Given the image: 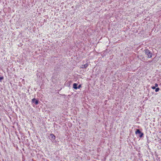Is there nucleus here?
Listing matches in <instances>:
<instances>
[{
  "instance_id": "obj_1",
  "label": "nucleus",
  "mask_w": 161,
  "mask_h": 161,
  "mask_svg": "<svg viewBox=\"0 0 161 161\" xmlns=\"http://www.w3.org/2000/svg\"><path fill=\"white\" fill-rule=\"evenodd\" d=\"M144 51L145 53L147 56L148 58H149L152 57V54L150 52L149 50L147 49H146Z\"/></svg>"
},
{
  "instance_id": "obj_2",
  "label": "nucleus",
  "mask_w": 161,
  "mask_h": 161,
  "mask_svg": "<svg viewBox=\"0 0 161 161\" xmlns=\"http://www.w3.org/2000/svg\"><path fill=\"white\" fill-rule=\"evenodd\" d=\"M32 102L33 103H34L36 105H37L38 103V101L36 100L35 98H33L32 100Z\"/></svg>"
},
{
  "instance_id": "obj_3",
  "label": "nucleus",
  "mask_w": 161,
  "mask_h": 161,
  "mask_svg": "<svg viewBox=\"0 0 161 161\" xmlns=\"http://www.w3.org/2000/svg\"><path fill=\"white\" fill-rule=\"evenodd\" d=\"M88 65V64H83L80 66V68H82V69L85 68H86L87 67Z\"/></svg>"
},
{
  "instance_id": "obj_4",
  "label": "nucleus",
  "mask_w": 161,
  "mask_h": 161,
  "mask_svg": "<svg viewBox=\"0 0 161 161\" xmlns=\"http://www.w3.org/2000/svg\"><path fill=\"white\" fill-rule=\"evenodd\" d=\"M77 84L76 83H74L73 85V88L75 89H77Z\"/></svg>"
},
{
  "instance_id": "obj_5",
  "label": "nucleus",
  "mask_w": 161,
  "mask_h": 161,
  "mask_svg": "<svg viewBox=\"0 0 161 161\" xmlns=\"http://www.w3.org/2000/svg\"><path fill=\"white\" fill-rule=\"evenodd\" d=\"M50 135L51 136V138L52 140H54L55 139V136L53 134H51Z\"/></svg>"
},
{
  "instance_id": "obj_6",
  "label": "nucleus",
  "mask_w": 161,
  "mask_h": 161,
  "mask_svg": "<svg viewBox=\"0 0 161 161\" xmlns=\"http://www.w3.org/2000/svg\"><path fill=\"white\" fill-rule=\"evenodd\" d=\"M135 133L136 134H140L142 132L140 131L139 129H137Z\"/></svg>"
},
{
  "instance_id": "obj_7",
  "label": "nucleus",
  "mask_w": 161,
  "mask_h": 161,
  "mask_svg": "<svg viewBox=\"0 0 161 161\" xmlns=\"http://www.w3.org/2000/svg\"><path fill=\"white\" fill-rule=\"evenodd\" d=\"M143 135V133H141L140 134V135H139V136L141 138L142 136Z\"/></svg>"
},
{
  "instance_id": "obj_8",
  "label": "nucleus",
  "mask_w": 161,
  "mask_h": 161,
  "mask_svg": "<svg viewBox=\"0 0 161 161\" xmlns=\"http://www.w3.org/2000/svg\"><path fill=\"white\" fill-rule=\"evenodd\" d=\"M159 90V88H157L155 89V91L156 92H157Z\"/></svg>"
},
{
  "instance_id": "obj_9",
  "label": "nucleus",
  "mask_w": 161,
  "mask_h": 161,
  "mask_svg": "<svg viewBox=\"0 0 161 161\" xmlns=\"http://www.w3.org/2000/svg\"><path fill=\"white\" fill-rule=\"evenodd\" d=\"M3 77H0V81L1 82L2 80L3 79Z\"/></svg>"
},
{
  "instance_id": "obj_10",
  "label": "nucleus",
  "mask_w": 161,
  "mask_h": 161,
  "mask_svg": "<svg viewBox=\"0 0 161 161\" xmlns=\"http://www.w3.org/2000/svg\"><path fill=\"white\" fill-rule=\"evenodd\" d=\"M140 58L142 60H144V59H145V58L144 57H142V58L140 57Z\"/></svg>"
},
{
  "instance_id": "obj_11",
  "label": "nucleus",
  "mask_w": 161,
  "mask_h": 161,
  "mask_svg": "<svg viewBox=\"0 0 161 161\" xmlns=\"http://www.w3.org/2000/svg\"><path fill=\"white\" fill-rule=\"evenodd\" d=\"M81 87V85H80L78 86V87H77V89H80Z\"/></svg>"
},
{
  "instance_id": "obj_12",
  "label": "nucleus",
  "mask_w": 161,
  "mask_h": 161,
  "mask_svg": "<svg viewBox=\"0 0 161 161\" xmlns=\"http://www.w3.org/2000/svg\"><path fill=\"white\" fill-rule=\"evenodd\" d=\"M152 88L153 89H156V87L155 86H152Z\"/></svg>"
},
{
  "instance_id": "obj_13",
  "label": "nucleus",
  "mask_w": 161,
  "mask_h": 161,
  "mask_svg": "<svg viewBox=\"0 0 161 161\" xmlns=\"http://www.w3.org/2000/svg\"><path fill=\"white\" fill-rule=\"evenodd\" d=\"M155 87H157L158 86V85L156 83V84H155Z\"/></svg>"
}]
</instances>
